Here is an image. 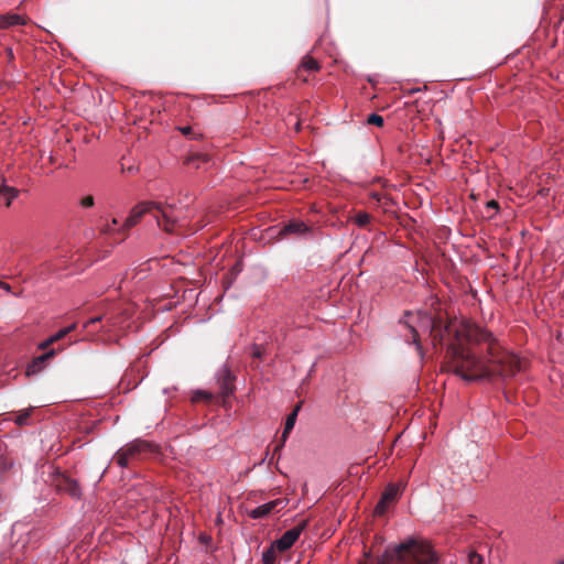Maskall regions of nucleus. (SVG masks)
<instances>
[{"mask_svg":"<svg viewBox=\"0 0 564 564\" xmlns=\"http://www.w3.org/2000/svg\"><path fill=\"white\" fill-rule=\"evenodd\" d=\"M57 490L68 494L73 498H79L80 488L77 481L66 475H61L55 484Z\"/></svg>","mask_w":564,"mask_h":564,"instance_id":"8","label":"nucleus"},{"mask_svg":"<svg viewBox=\"0 0 564 564\" xmlns=\"http://www.w3.org/2000/svg\"><path fill=\"white\" fill-rule=\"evenodd\" d=\"M349 220L359 228H368L371 225V216L367 212H357Z\"/></svg>","mask_w":564,"mask_h":564,"instance_id":"15","label":"nucleus"},{"mask_svg":"<svg viewBox=\"0 0 564 564\" xmlns=\"http://www.w3.org/2000/svg\"><path fill=\"white\" fill-rule=\"evenodd\" d=\"M307 231L308 227L301 220H292L283 229V234L303 235Z\"/></svg>","mask_w":564,"mask_h":564,"instance_id":"17","label":"nucleus"},{"mask_svg":"<svg viewBox=\"0 0 564 564\" xmlns=\"http://www.w3.org/2000/svg\"><path fill=\"white\" fill-rule=\"evenodd\" d=\"M420 328L429 329L433 346L447 341L445 367L465 381L507 382L524 369V361L505 349L491 333L468 321L424 314Z\"/></svg>","mask_w":564,"mask_h":564,"instance_id":"1","label":"nucleus"},{"mask_svg":"<svg viewBox=\"0 0 564 564\" xmlns=\"http://www.w3.org/2000/svg\"><path fill=\"white\" fill-rule=\"evenodd\" d=\"M301 405L302 403H297L293 411L288 415L286 417V421H285V424H284V430L282 432V435H281V440H280V444H278L274 448V453L279 452L285 444L291 431L293 430L294 425H295V422H296V417H297V414L301 410Z\"/></svg>","mask_w":564,"mask_h":564,"instance_id":"10","label":"nucleus"},{"mask_svg":"<svg viewBox=\"0 0 564 564\" xmlns=\"http://www.w3.org/2000/svg\"><path fill=\"white\" fill-rule=\"evenodd\" d=\"M145 215H150L156 225L165 231H173L174 228L183 226V223L189 218L191 212L187 204L141 202L130 209L128 216L123 219V228L129 231Z\"/></svg>","mask_w":564,"mask_h":564,"instance_id":"2","label":"nucleus"},{"mask_svg":"<svg viewBox=\"0 0 564 564\" xmlns=\"http://www.w3.org/2000/svg\"><path fill=\"white\" fill-rule=\"evenodd\" d=\"M24 19L19 14H0V29H6L11 25L24 24Z\"/></svg>","mask_w":564,"mask_h":564,"instance_id":"16","label":"nucleus"},{"mask_svg":"<svg viewBox=\"0 0 564 564\" xmlns=\"http://www.w3.org/2000/svg\"><path fill=\"white\" fill-rule=\"evenodd\" d=\"M155 452V445L148 441L135 440L119 448L112 460L122 468L129 467L137 460L144 459L148 455Z\"/></svg>","mask_w":564,"mask_h":564,"instance_id":"4","label":"nucleus"},{"mask_svg":"<svg viewBox=\"0 0 564 564\" xmlns=\"http://www.w3.org/2000/svg\"><path fill=\"white\" fill-rule=\"evenodd\" d=\"M183 134L187 135L191 132V127H183L180 129Z\"/></svg>","mask_w":564,"mask_h":564,"instance_id":"32","label":"nucleus"},{"mask_svg":"<svg viewBox=\"0 0 564 564\" xmlns=\"http://www.w3.org/2000/svg\"><path fill=\"white\" fill-rule=\"evenodd\" d=\"M56 355L55 349H50L41 356L35 357L28 366L26 375H35L43 368L44 364Z\"/></svg>","mask_w":564,"mask_h":564,"instance_id":"11","label":"nucleus"},{"mask_svg":"<svg viewBox=\"0 0 564 564\" xmlns=\"http://www.w3.org/2000/svg\"><path fill=\"white\" fill-rule=\"evenodd\" d=\"M554 564H564V560L556 561Z\"/></svg>","mask_w":564,"mask_h":564,"instance_id":"34","label":"nucleus"},{"mask_svg":"<svg viewBox=\"0 0 564 564\" xmlns=\"http://www.w3.org/2000/svg\"><path fill=\"white\" fill-rule=\"evenodd\" d=\"M30 415H31V410L21 412L15 416L14 422L20 426L28 425L30 422Z\"/></svg>","mask_w":564,"mask_h":564,"instance_id":"22","label":"nucleus"},{"mask_svg":"<svg viewBox=\"0 0 564 564\" xmlns=\"http://www.w3.org/2000/svg\"><path fill=\"white\" fill-rule=\"evenodd\" d=\"M0 288L3 289L4 291L7 292H11V286L10 284L6 283V282H2L0 281Z\"/></svg>","mask_w":564,"mask_h":564,"instance_id":"30","label":"nucleus"},{"mask_svg":"<svg viewBox=\"0 0 564 564\" xmlns=\"http://www.w3.org/2000/svg\"><path fill=\"white\" fill-rule=\"evenodd\" d=\"M76 328H77V323H73L72 325L65 327L64 329L67 330V335H68L70 332L75 330Z\"/></svg>","mask_w":564,"mask_h":564,"instance_id":"31","label":"nucleus"},{"mask_svg":"<svg viewBox=\"0 0 564 564\" xmlns=\"http://www.w3.org/2000/svg\"><path fill=\"white\" fill-rule=\"evenodd\" d=\"M208 161L207 155L205 154H195L188 158L187 163L193 164L196 169L202 166L200 163H205Z\"/></svg>","mask_w":564,"mask_h":564,"instance_id":"20","label":"nucleus"},{"mask_svg":"<svg viewBox=\"0 0 564 564\" xmlns=\"http://www.w3.org/2000/svg\"><path fill=\"white\" fill-rule=\"evenodd\" d=\"M97 228L102 235L124 237L128 235V229L123 228V219L118 217L101 216L100 223Z\"/></svg>","mask_w":564,"mask_h":564,"instance_id":"6","label":"nucleus"},{"mask_svg":"<svg viewBox=\"0 0 564 564\" xmlns=\"http://www.w3.org/2000/svg\"><path fill=\"white\" fill-rule=\"evenodd\" d=\"M469 564H484V557L476 552H471L468 555Z\"/></svg>","mask_w":564,"mask_h":564,"instance_id":"25","label":"nucleus"},{"mask_svg":"<svg viewBox=\"0 0 564 564\" xmlns=\"http://www.w3.org/2000/svg\"><path fill=\"white\" fill-rule=\"evenodd\" d=\"M80 206L84 208L93 207L95 204V199L91 195L85 196L79 202Z\"/></svg>","mask_w":564,"mask_h":564,"instance_id":"26","label":"nucleus"},{"mask_svg":"<svg viewBox=\"0 0 564 564\" xmlns=\"http://www.w3.org/2000/svg\"><path fill=\"white\" fill-rule=\"evenodd\" d=\"M263 354H264V348L263 347L257 346V345L253 347L252 356L254 358H259L260 359V358H262Z\"/></svg>","mask_w":564,"mask_h":564,"instance_id":"27","label":"nucleus"},{"mask_svg":"<svg viewBox=\"0 0 564 564\" xmlns=\"http://www.w3.org/2000/svg\"><path fill=\"white\" fill-rule=\"evenodd\" d=\"M399 494V486L393 484L388 485L375 508V513L377 516H383L387 512L389 505L397 500Z\"/></svg>","mask_w":564,"mask_h":564,"instance_id":"7","label":"nucleus"},{"mask_svg":"<svg viewBox=\"0 0 564 564\" xmlns=\"http://www.w3.org/2000/svg\"><path fill=\"white\" fill-rule=\"evenodd\" d=\"M359 564H438L437 554L424 540L408 539L397 545L392 552L386 551L381 558L365 553Z\"/></svg>","mask_w":564,"mask_h":564,"instance_id":"3","label":"nucleus"},{"mask_svg":"<svg viewBox=\"0 0 564 564\" xmlns=\"http://www.w3.org/2000/svg\"><path fill=\"white\" fill-rule=\"evenodd\" d=\"M212 399H213V395L206 391H197L193 398L194 401H198V400L210 401Z\"/></svg>","mask_w":564,"mask_h":564,"instance_id":"24","label":"nucleus"},{"mask_svg":"<svg viewBox=\"0 0 564 564\" xmlns=\"http://www.w3.org/2000/svg\"><path fill=\"white\" fill-rule=\"evenodd\" d=\"M67 336V330L64 328L59 329L56 334L48 337L46 340L42 341L39 345V349L41 350H47L53 344L57 343L58 340L65 338Z\"/></svg>","mask_w":564,"mask_h":564,"instance_id":"18","label":"nucleus"},{"mask_svg":"<svg viewBox=\"0 0 564 564\" xmlns=\"http://www.w3.org/2000/svg\"><path fill=\"white\" fill-rule=\"evenodd\" d=\"M7 55H8V58L11 61L13 58V52L11 48H8L7 50Z\"/></svg>","mask_w":564,"mask_h":564,"instance_id":"33","label":"nucleus"},{"mask_svg":"<svg viewBox=\"0 0 564 564\" xmlns=\"http://www.w3.org/2000/svg\"><path fill=\"white\" fill-rule=\"evenodd\" d=\"M411 334H412V343L415 344L416 346V350L419 351V354L421 355V357H423V351H422V346H421V343H420V336H419V332L417 329L412 326V325H408Z\"/></svg>","mask_w":564,"mask_h":564,"instance_id":"21","label":"nucleus"},{"mask_svg":"<svg viewBox=\"0 0 564 564\" xmlns=\"http://www.w3.org/2000/svg\"><path fill=\"white\" fill-rule=\"evenodd\" d=\"M487 209L488 210H494L496 212L498 209V203L495 202V200H489L486 205Z\"/></svg>","mask_w":564,"mask_h":564,"instance_id":"29","label":"nucleus"},{"mask_svg":"<svg viewBox=\"0 0 564 564\" xmlns=\"http://www.w3.org/2000/svg\"><path fill=\"white\" fill-rule=\"evenodd\" d=\"M367 122L369 124H376L378 127H381L383 124V118L377 113H371L368 119H367Z\"/></svg>","mask_w":564,"mask_h":564,"instance_id":"23","label":"nucleus"},{"mask_svg":"<svg viewBox=\"0 0 564 564\" xmlns=\"http://www.w3.org/2000/svg\"><path fill=\"white\" fill-rule=\"evenodd\" d=\"M219 389L223 399L225 400L235 391V377L228 368H223L218 378Z\"/></svg>","mask_w":564,"mask_h":564,"instance_id":"9","label":"nucleus"},{"mask_svg":"<svg viewBox=\"0 0 564 564\" xmlns=\"http://www.w3.org/2000/svg\"><path fill=\"white\" fill-rule=\"evenodd\" d=\"M100 321H101V316L93 317L85 323L84 328H88L90 325L96 324Z\"/></svg>","mask_w":564,"mask_h":564,"instance_id":"28","label":"nucleus"},{"mask_svg":"<svg viewBox=\"0 0 564 564\" xmlns=\"http://www.w3.org/2000/svg\"><path fill=\"white\" fill-rule=\"evenodd\" d=\"M282 503H283V501L279 500V499L267 502V503L259 506V507L254 508L253 510H251L249 512V516L252 519L264 518V517L269 516L279 505H282Z\"/></svg>","mask_w":564,"mask_h":564,"instance_id":"12","label":"nucleus"},{"mask_svg":"<svg viewBox=\"0 0 564 564\" xmlns=\"http://www.w3.org/2000/svg\"><path fill=\"white\" fill-rule=\"evenodd\" d=\"M276 551L278 549L271 544L268 549H265L262 553V563L263 564H275L276 563Z\"/></svg>","mask_w":564,"mask_h":564,"instance_id":"19","label":"nucleus"},{"mask_svg":"<svg viewBox=\"0 0 564 564\" xmlns=\"http://www.w3.org/2000/svg\"><path fill=\"white\" fill-rule=\"evenodd\" d=\"M318 68H319V66H318L317 61H315L312 57L306 56L297 69V78L306 82L307 78L304 76V72H308V73L316 72V70H318Z\"/></svg>","mask_w":564,"mask_h":564,"instance_id":"13","label":"nucleus"},{"mask_svg":"<svg viewBox=\"0 0 564 564\" xmlns=\"http://www.w3.org/2000/svg\"><path fill=\"white\" fill-rule=\"evenodd\" d=\"M306 527H307V520H302L294 528L284 532L282 534V536L280 539L275 540L272 544L280 552H284V551L289 550L297 541L301 533L306 529Z\"/></svg>","mask_w":564,"mask_h":564,"instance_id":"5","label":"nucleus"},{"mask_svg":"<svg viewBox=\"0 0 564 564\" xmlns=\"http://www.w3.org/2000/svg\"><path fill=\"white\" fill-rule=\"evenodd\" d=\"M18 195L19 191L17 188L8 186L4 183L0 185V199L4 200L6 206H10Z\"/></svg>","mask_w":564,"mask_h":564,"instance_id":"14","label":"nucleus"}]
</instances>
